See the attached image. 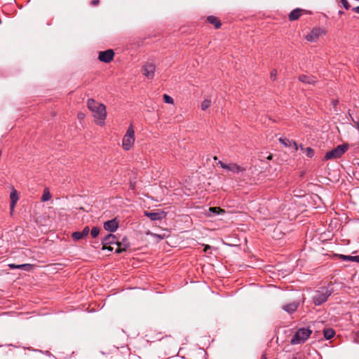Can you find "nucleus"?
I'll list each match as a JSON object with an SVG mask.
<instances>
[{
  "mask_svg": "<svg viewBox=\"0 0 359 359\" xmlns=\"http://www.w3.org/2000/svg\"><path fill=\"white\" fill-rule=\"evenodd\" d=\"M100 233V229L97 227H93L90 231L93 238H96Z\"/></svg>",
  "mask_w": 359,
  "mask_h": 359,
  "instance_id": "cd10ccee",
  "label": "nucleus"
},
{
  "mask_svg": "<svg viewBox=\"0 0 359 359\" xmlns=\"http://www.w3.org/2000/svg\"><path fill=\"white\" fill-rule=\"evenodd\" d=\"M298 307V304L296 302L290 303L283 306V309L289 313L294 312Z\"/></svg>",
  "mask_w": 359,
  "mask_h": 359,
  "instance_id": "f3484780",
  "label": "nucleus"
},
{
  "mask_svg": "<svg viewBox=\"0 0 359 359\" xmlns=\"http://www.w3.org/2000/svg\"><path fill=\"white\" fill-rule=\"evenodd\" d=\"M331 292L327 288H323L320 291H317L313 297V303L316 305H320L325 302L330 296Z\"/></svg>",
  "mask_w": 359,
  "mask_h": 359,
  "instance_id": "423d86ee",
  "label": "nucleus"
},
{
  "mask_svg": "<svg viewBox=\"0 0 359 359\" xmlns=\"http://www.w3.org/2000/svg\"><path fill=\"white\" fill-rule=\"evenodd\" d=\"M276 76H277V71H276V69L272 70L271 72V79L275 80L276 79Z\"/></svg>",
  "mask_w": 359,
  "mask_h": 359,
  "instance_id": "7c9ffc66",
  "label": "nucleus"
},
{
  "mask_svg": "<svg viewBox=\"0 0 359 359\" xmlns=\"http://www.w3.org/2000/svg\"><path fill=\"white\" fill-rule=\"evenodd\" d=\"M279 142L284 145L285 147H292L294 151L298 150V146L294 141H291L287 138L280 137Z\"/></svg>",
  "mask_w": 359,
  "mask_h": 359,
  "instance_id": "4468645a",
  "label": "nucleus"
},
{
  "mask_svg": "<svg viewBox=\"0 0 359 359\" xmlns=\"http://www.w3.org/2000/svg\"><path fill=\"white\" fill-rule=\"evenodd\" d=\"M89 231H90V229H89V227H88V226H86V227L83 229V231H81V233L83 234V236L84 237H86V236H88V235Z\"/></svg>",
  "mask_w": 359,
  "mask_h": 359,
  "instance_id": "c756f323",
  "label": "nucleus"
},
{
  "mask_svg": "<svg viewBox=\"0 0 359 359\" xmlns=\"http://www.w3.org/2000/svg\"><path fill=\"white\" fill-rule=\"evenodd\" d=\"M261 359H266V357L265 355H262V358Z\"/></svg>",
  "mask_w": 359,
  "mask_h": 359,
  "instance_id": "58836bf2",
  "label": "nucleus"
},
{
  "mask_svg": "<svg viewBox=\"0 0 359 359\" xmlns=\"http://www.w3.org/2000/svg\"><path fill=\"white\" fill-rule=\"evenodd\" d=\"M353 262H355L359 263V255L354 256V257H353Z\"/></svg>",
  "mask_w": 359,
  "mask_h": 359,
  "instance_id": "72a5a7b5",
  "label": "nucleus"
},
{
  "mask_svg": "<svg viewBox=\"0 0 359 359\" xmlns=\"http://www.w3.org/2000/svg\"><path fill=\"white\" fill-rule=\"evenodd\" d=\"M269 160H271L272 158V156L270 155L269 156H268L267 158Z\"/></svg>",
  "mask_w": 359,
  "mask_h": 359,
  "instance_id": "a19ab883",
  "label": "nucleus"
},
{
  "mask_svg": "<svg viewBox=\"0 0 359 359\" xmlns=\"http://www.w3.org/2000/svg\"><path fill=\"white\" fill-rule=\"evenodd\" d=\"M156 71L155 65L151 62H147L142 67L143 74L149 79H151L154 76Z\"/></svg>",
  "mask_w": 359,
  "mask_h": 359,
  "instance_id": "6e6552de",
  "label": "nucleus"
},
{
  "mask_svg": "<svg viewBox=\"0 0 359 359\" xmlns=\"http://www.w3.org/2000/svg\"><path fill=\"white\" fill-rule=\"evenodd\" d=\"M332 102H333V105L335 107L337 104L338 101L337 100H333Z\"/></svg>",
  "mask_w": 359,
  "mask_h": 359,
  "instance_id": "e433bc0d",
  "label": "nucleus"
},
{
  "mask_svg": "<svg viewBox=\"0 0 359 359\" xmlns=\"http://www.w3.org/2000/svg\"><path fill=\"white\" fill-rule=\"evenodd\" d=\"M325 34V32L319 27L313 28L306 36L305 39L309 42L317 41L320 36Z\"/></svg>",
  "mask_w": 359,
  "mask_h": 359,
  "instance_id": "0eeeda50",
  "label": "nucleus"
},
{
  "mask_svg": "<svg viewBox=\"0 0 359 359\" xmlns=\"http://www.w3.org/2000/svg\"><path fill=\"white\" fill-rule=\"evenodd\" d=\"M86 115L85 114H83V112H79L77 114V118L78 119H79L80 121L83 120L84 118H85Z\"/></svg>",
  "mask_w": 359,
  "mask_h": 359,
  "instance_id": "2f4dec72",
  "label": "nucleus"
},
{
  "mask_svg": "<svg viewBox=\"0 0 359 359\" xmlns=\"http://www.w3.org/2000/svg\"><path fill=\"white\" fill-rule=\"evenodd\" d=\"M340 3L345 9L348 10L350 8V4L347 0H340Z\"/></svg>",
  "mask_w": 359,
  "mask_h": 359,
  "instance_id": "c85d7f7f",
  "label": "nucleus"
},
{
  "mask_svg": "<svg viewBox=\"0 0 359 359\" xmlns=\"http://www.w3.org/2000/svg\"><path fill=\"white\" fill-rule=\"evenodd\" d=\"M211 105V100L210 99H205L201 103V109L206 110Z\"/></svg>",
  "mask_w": 359,
  "mask_h": 359,
  "instance_id": "b1692460",
  "label": "nucleus"
},
{
  "mask_svg": "<svg viewBox=\"0 0 359 359\" xmlns=\"http://www.w3.org/2000/svg\"><path fill=\"white\" fill-rule=\"evenodd\" d=\"M118 227V224L116 219H111L104 223V228L105 230L110 232H114Z\"/></svg>",
  "mask_w": 359,
  "mask_h": 359,
  "instance_id": "9b49d317",
  "label": "nucleus"
},
{
  "mask_svg": "<svg viewBox=\"0 0 359 359\" xmlns=\"http://www.w3.org/2000/svg\"><path fill=\"white\" fill-rule=\"evenodd\" d=\"M323 334H324V337L328 340V339H332L334 336L335 332L332 329L328 328V329L324 330Z\"/></svg>",
  "mask_w": 359,
  "mask_h": 359,
  "instance_id": "412c9836",
  "label": "nucleus"
},
{
  "mask_svg": "<svg viewBox=\"0 0 359 359\" xmlns=\"http://www.w3.org/2000/svg\"><path fill=\"white\" fill-rule=\"evenodd\" d=\"M114 55V51L111 49H109L100 52L98 58L100 61L108 63L113 60Z\"/></svg>",
  "mask_w": 359,
  "mask_h": 359,
  "instance_id": "9d476101",
  "label": "nucleus"
},
{
  "mask_svg": "<svg viewBox=\"0 0 359 359\" xmlns=\"http://www.w3.org/2000/svg\"><path fill=\"white\" fill-rule=\"evenodd\" d=\"M300 148L302 150H304L306 156L309 157V158H312L313 156H314V150L313 149H311V147H306L305 149H304L303 146H300Z\"/></svg>",
  "mask_w": 359,
  "mask_h": 359,
  "instance_id": "5701e85b",
  "label": "nucleus"
},
{
  "mask_svg": "<svg viewBox=\"0 0 359 359\" xmlns=\"http://www.w3.org/2000/svg\"><path fill=\"white\" fill-rule=\"evenodd\" d=\"M163 98V101L165 103L172 104H174V100L168 95L164 94Z\"/></svg>",
  "mask_w": 359,
  "mask_h": 359,
  "instance_id": "a878e982",
  "label": "nucleus"
},
{
  "mask_svg": "<svg viewBox=\"0 0 359 359\" xmlns=\"http://www.w3.org/2000/svg\"><path fill=\"white\" fill-rule=\"evenodd\" d=\"M10 198H11V212L14 210L15 206L19 199L18 192L15 189H13L12 191L10 194Z\"/></svg>",
  "mask_w": 359,
  "mask_h": 359,
  "instance_id": "2eb2a0df",
  "label": "nucleus"
},
{
  "mask_svg": "<svg viewBox=\"0 0 359 359\" xmlns=\"http://www.w3.org/2000/svg\"><path fill=\"white\" fill-rule=\"evenodd\" d=\"M144 215L148 217L152 221L161 220L165 217L163 212H147V211H145Z\"/></svg>",
  "mask_w": 359,
  "mask_h": 359,
  "instance_id": "f8f14e48",
  "label": "nucleus"
},
{
  "mask_svg": "<svg viewBox=\"0 0 359 359\" xmlns=\"http://www.w3.org/2000/svg\"><path fill=\"white\" fill-rule=\"evenodd\" d=\"M302 15V10L299 8H296L293 10L289 15V18L290 20H297Z\"/></svg>",
  "mask_w": 359,
  "mask_h": 359,
  "instance_id": "aec40b11",
  "label": "nucleus"
},
{
  "mask_svg": "<svg viewBox=\"0 0 359 359\" xmlns=\"http://www.w3.org/2000/svg\"><path fill=\"white\" fill-rule=\"evenodd\" d=\"M154 236L155 237H158L159 239H163V237L160 236V235H157V234H154Z\"/></svg>",
  "mask_w": 359,
  "mask_h": 359,
  "instance_id": "c9c22d12",
  "label": "nucleus"
},
{
  "mask_svg": "<svg viewBox=\"0 0 359 359\" xmlns=\"http://www.w3.org/2000/svg\"><path fill=\"white\" fill-rule=\"evenodd\" d=\"M341 259L344 261H351L353 262L354 256L339 255H337Z\"/></svg>",
  "mask_w": 359,
  "mask_h": 359,
  "instance_id": "bb28decb",
  "label": "nucleus"
},
{
  "mask_svg": "<svg viewBox=\"0 0 359 359\" xmlns=\"http://www.w3.org/2000/svg\"><path fill=\"white\" fill-rule=\"evenodd\" d=\"M352 10L355 12L356 13L359 14V6H356V7H354L352 8Z\"/></svg>",
  "mask_w": 359,
  "mask_h": 359,
  "instance_id": "473e14b6",
  "label": "nucleus"
},
{
  "mask_svg": "<svg viewBox=\"0 0 359 359\" xmlns=\"http://www.w3.org/2000/svg\"><path fill=\"white\" fill-rule=\"evenodd\" d=\"M225 210L219 207H211L209 208L205 212V215L207 217H212V215L224 214Z\"/></svg>",
  "mask_w": 359,
  "mask_h": 359,
  "instance_id": "ddd939ff",
  "label": "nucleus"
},
{
  "mask_svg": "<svg viewBox=\"0 0 359 359\" xmlns=\"http://www.w3.org/2000/svg\"><path fill=\"white\" fill-rule=\"evenodd\" d=\"M299 80L301 82L309 83V84H314L316 83L315 78L313 76H309L307 75H301L299 76Z\"/></svg>",
  "mask_w": 359,
  "mask_h": 359,
  "instance_id": "a211bd4d",
  "label": "nucleus"
},
{
  "mask_svg": "<svg viewBox=\"0 0 359 359\" xmlns=\"http://www.w3.org/2000/svg\"><path fill=\"white\" fill-rule=\"evenodd\" d=\"M103 244L105 246L106 245L115 244L116 245V248L115 249L116 252L119 253L122 251L126 250L128 248L127 245H122L118 241L116 237L113 234H109L104 237L103 239Z\"/></svg>",
  "mask_w": 359,
  "mask_h": 359,
  "instance_id": "39448f33",
  "label": "nucleus"
},
{
  "mask_svg": "<svg viewBox=\"0 0 359 359\" xmlns=\"http://www.w3.org/2000/svg\"><path fill=\"white\" fill-rule=\"evenodd\" d=\"M72 238L74 240V241H79L83 238H84V236H83V234L81 233V231H75L72 234Z\"/></svg>",
  "mask_w": 359,
  "mask_h": 359,
  "instance_id": "393cba45",
  "label": "nucleus"
},
{
  "mask_svg": "<svg viewBox=\"0 0 359 359\" xmlns=\"http://www.w3.org/2000/svg\"><path fill=\"white\" fill-rule=\"evenodd\" d=\"M8 267L11 269H22L24 271H29L33 268V265L30 264H9Z\"/></svg>",
  "mask_w": 359,
  "mask_h": 359,
  "instance_id": "dca6fc26",
  "label": "nucleus"
},
{
  "mask_svg": "<svg viewBox=\"0 0 359 359\" xmlns=\"http://www.w3.org/2000/svg\"><path fill=\"white\" fill-rule=\"evenodd\" d=\"M50 198H51L50 193L48 189L46 188L43 190V195L41 197V201L46 202V201H49Z\"/></svg>",
  "mask_w": 359,
  "mask_h": 359,
  "instance_id": "4be33fe9",
  "label": "nucleus"
},
{
  "mask_svg": "<svg viewBox=\"0 0 359 359\" xmlns=\"http://www.w3.org/2000/svg\"><path fill=\"white\" fill-rule=\"evenodd\" d=\"M218 164H219L223 169L229 170L233 173H238L240 172L243 171V169L236 163L226 164L219 161L218 162Z\"/></svg>",
  "mask_w": 359,
  "mask_h": 359,
  "instance_id": "1a4fd4ad",
  "label": "nucleus"
},
{
  "mask_svg": "<svg viewBox=\"0 0 359 359\" xmlns=\"http://www.w3.org/2000/svg\"><path fill=\"white\" fill-rule=\"evenodd\" d=\"M207 21L209 23L213 25L216 29L219 28L221 26V22L215 16L210 15L208 17Z\"/></svg>",
  "mask_w": 359,
  "mask_h": 359,
  "instance_id": "6ab92c4d",
  "label": "nucleus"
},
{
  "mask_svg": "<svg viewBox=\"0 0 359 359\" xmlns=\"http://www.w3.org/2000/svg\"><path fill=\"white\" fill-rule=\"evenodd\" d=\"M209 248H210V246H209V245H206V246L205 247L204 251H205V252H207L208 249H209Z\"/></svg>",
  "mask_w": 359,
  "mask_h": 359,
  "instance_id": "4c0bfd02",
  "label": "nucleus"
},
{
  "mask_svg": "<svg viewBox=\"0 0 359 359\" xmlns=\"http://www.w3.org/2000/svg\"><path fill=\"white\" fill-rule=\"evenodd\" d=\"M98 3H99V0H93V1H92V2H91L92 5H93V6H96V5H97V4H98Z\"/></svg>",
  "mask_w": 359,
  "mask_h": 359,
  "instance_id": "f704fd0d",
  "label": "nucleus"
},
{
  "mask_svg": "<svg viewBox=\"0 0 359 359\" xmlns=\"http://www.w3.org/2000/svg\"><path fill=\"white\" fill-rule=\"evenodd\" d=\"M135 142V133L134 127L132 124H130L125 135H123L121 141V147L122 149L126 151H130L134 147Z\"/></svg>",
  "mask_w": 359,
  "mask_h": 359,
  "instance_id": "f03ea898",
  "label": "nucleus"
},
{
  "mask_svg": "<svg viewBox=\"0 0 359 359\" xmlns=\"http://www.w3.org/2000/svg\"><path fill=\"white\" fill-rule=\"evenodd\" d=\"M87 107L92 113L95 123L103 126L107 116L106 106L93 99H88Z\"/></svg>",
  "mask_w": 359,
  "mask_h": 359,
  "instance_id": "f257e3e1",
  "label": "nucleus"
},
{
  "mask_svg": "<svg viewBox=\"0 0 359 359\" xmlns=\"http://www.w3.org/2000/svg\"><path fill=\"white\" fill-rule=\"evenodd\" d=\"M108 249H109V250H113L114 248L113 247L109 246V247L108 248Z\"/></svg>",
  "mask_w": 359,
  "mask_h": 359,
  "instance_id": "ea45409f",
  "label": "nucleus"
},
{
  "mask_svg": "<svg viewBox=\"0 0 359 359\" xmlns=\"http://www.w3.org/2000/svg\"><path fill=\"white\" fill-rule=\"evenodd\" d=\"M312 333V330L309 327H302L298 329L291 339L292 344H302L307 340Z\"/></svg>",
  "mask_w": 359,
  "mask_h": 359,
  "instance_id": "7ed1b4c3",
  "label": "nucleus"
},
{
  "mask_svg": "<svg viewBox=\"0 0 359 359\" xmlns=\"http://www.w3.org/2000/svg\"><path fill=\"white\" fill-rule=\"evenodd\" d=\"M348 149L347 144L338 145L334 149L327 151L325 155V160H330L340 158Z\"/></svg>",
  "mask_w": 359,
  "mask_h": 359,
  "instance_id": "20e7f679",
  "label": "nucleus"
}]
</instances>
